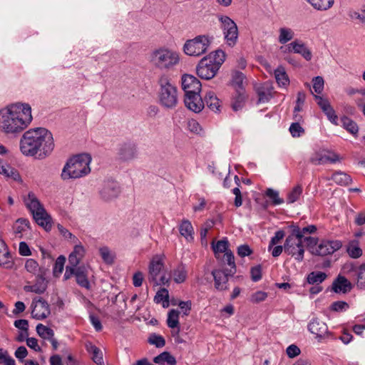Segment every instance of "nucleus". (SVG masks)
<instances>
[{
	"label": "nucleus",
	"instance_id": "cd10ccee",
	"mask_svg": "<svg viewBox=\"0 0 365 365\" xmlns=\"http://www.w3.org/2000/svg\"><path fill=\"white\" fill-rule=\"evenodd\" d=\"M346 252L351 258L360 257L362 255V250L359 247V241L357 240H351L346 247Z\"/></svg>",
	"mask_w": 365,
	"mask_h": 365
},
{
	"label": "nucleus",
	"instance_id": "8fccbe9b",
	"mask_svg": "<svg viewBox=\"0 0 365 365\" xmlns=\"http://www.w3.org/2000/svg\"><path fill=\"white\" fill-rule=\"evenodd\" d=\"M225 261L227 264L230 266L228 270L230 271L231 274H235L237 272V267L235 262V257L233 253L229 250L225 253Z\"/></svg>",
	"mask_w": 365,
	"mask_h": 365
},
{
	"label": "nucleus",
	"instance_id": "a878e982",
	"mask_svg": "<svg viewBox=\"0 0 365 365\" xmlns=\"http://www.w3.org/2000/svg\"><path fill=\"white\" fill-rule=\"evenodd\" d=\"M153 362L160 365L167 363L168 365H176L175 358L168 351H163L153 359Z\"/></svg>",
	"mask_w": 365,
	"mask_h": 365
},
{
	"label": "nucleus",
	"instance_id": "5fc2aeb1",
	"mask_svg": "<svg viewBox=\"0 0 365 365\" xmlns=\"http://www.w3.org/2000/svg\"><path fill=\"white\" fill-rule=\"evenodd\" d=\"M251 279L253 282H258L262 279V267L257 265L250 269Z\"/></svg>",
	"mask_w": 365,
	"mask_h": 365
},
{
	"label": "nucleus",
	"instance_id": "c85d7f7f",
	"mask_svg": "<svg viewBox=\"0 0 365 365\" xmlns=\"http://www.w3.org/2000/svg\"><path fill=\"white\" fill-rule=\"evenodd\" d=\"M245 79V76L240 71H235L232 74V86L235 88L236 91L241 92L245 91L243 86V81Z\"/></svg>",
	"mask_w": 365,
	"mask_h": 365
},
{
	"label": "nucleus",
	"instance_id": "5701e85b",
	"mask_svg": "<svg viewBox=\"0 0 365 365\" xmlns=\"http://www.w3.org/2000/svg\"><path fill=\"white\" fill-rule=\"evenodd\" d=\"M87 274L88 272L86 268L83 266H80L77 267V272L76 273L75 277L76 283L79 286L84 287L87 289H89L91 286L90 282L88 279Z\"/></svg>",
	"mask_w": 365,
	"mask_h": 365
},
{
	"label": "nucleus",
	"instance_id": "f3484780",
	"mask_svg": "<svg viewBox=\"0 0 365 365\" xmlns=\"http://www.w3.org/2000/svg\"><path fill=\"white\" fill-rule=\"evenodd\" d=\"M185 106L195 113H200L205 107V103L200 93L185 95Z\"/></svg>",
	"mask_w": 365,
	"mask_h": 365
},
{
	"label": "nucleus",
	"instance_id": "a19ab883",
	"mask_svg": "<svg viewBox=\"0 0 365 365\" xmlns=\"http://www.w3.org/2000/svg\"><path fill=\"white\" fill-rule=\"evenodd\" d=\"M179 314L180 312L178 310L175 309H171L168 312V319H167V324L168 326L170 328H175L178 327L179 325Z\"/></svg>",
	"mask_w": 365,
	"mask_h": 365
},
{
	"label": "nucleus",
	"instance_id": "ddd939ff",
	"mask_svg": "<svg viewBox=\"0 0 365 365\" xmlns=\"http://www.w3.org/2000/svg\"><path fill=\"white\" fill-rule=\"evenodd\" d=\"M214 278L215 288L219 291L228 289L227 282L230 277L235 274H231L228 269H215L211 272Z\"/></svg>",
	"mask_w": 365,
	"mask_h": 365
},
{
	"label": "nucleus",
	"instance_id": "79ce46f5",
	"mask_svg": "<svg viewBox=\"0 0 365 365\" xmlns=\"http://www.w3.org/2000/svg\"><path fill=\"white\" fill-rule=\"evenodd\" d=\"M302 193V187L300 185H297L288 193L287 202L289 204L294 203L299 200Z\"/></svg>",
	"mask_w": 365,
	"mask_h": 365
},
{
	"label": "nucleus",
	"instance_id": "4be33fe9",
	"mask_svg": "<svg viewBox=\"0 0 365 365\" xmlns=\"http://www.w3.org/2000/svg\"><path fill=\"white\" fill-rule=\"evenodd\" d=\"M289 51H294L296 53L301 54L307 61H310L312 57L311 51L304 43H299L297 41H293L288 46Z\"/></svg>",
	"mask_w": 365,
	"mask_h": 365
},
{
	"label": "nucleus",
	"instance_id": "6e6d98bb",
	"mask_svg": "<svg viewBox=\"0 0 365 365\" xmlns=\"http://www.w3.org/2000/svg\"><path fill=\"white\" fill-rule=\"evenodd\" d=\"M168 298L169 295L168 289L165 288H162L157 292L156 295L155 296L154 301L156 303H160L163 300L168 302Z\"/></svg>",
	"mask_w": 365,
	"mask_h": 365
},
{
	"label": "nucleus",
	"instance_id": "f03ea898",
	"mask_svg": "<svg viewBox=\"0 0 365 365\" xmlns=\"http://www.w3.org/2000/svg\"><path fill=\"white\" fill-rule=\"evenodd\" d=\"M31 120V108L26 103L13 104L0 110V130L7 134L21 133Z\"/></svg>",
	"mask_w": 365,
	"mask_h": 365
},
{
	"label": "nucleus",
	"instance_id": "58836bf2",
	"mask_svg": "<svg viewBox=\"0 0 365 365\" xmlns=\"http://www.w3.org/2000/svg\"><path fill=\"white\" fill-rule=\"evenodd\" d=\"M36 332L39 336L44 339H48L54 336L53 330L42 324H38L36 326Z\"/></svg>",
	"mask_w": 365,
	"mask_h": 365
},
{
	"label": "nucleus",
	"instance_id": "49530a36",
	"mask_svg": "<svg viewBox=\"0 0 365 365\" xmlns=\"http://www.w3.org/2000/svg\"><path fill=\"white\" fill-rule=\"evenodd\" d=\"M265 195L272 200V204L274 205L284 202V200L279 197V192L272 188L267 189Z\"/></svg>",
	"mask_w": 365,
	"mask_h": 365
},
{
	"label": "nucleus",
	"instance_id": "7c9ffc66",
	"mask_svg": "<svg viewBox=\"0 0 365 365\" xmlns=\"http://www.w3.org/2000/svg\"><path fill=\"white\" fill-rule=\"evenodd\" d=\"M180 233L185 237L188 241L193 239V227L190 222L187 220H182L179 227Z\"/></svg>",
	"mask_w": 365,
	"mask_h": 365
},
{
	"label": "nucleus",
	"instance_id": "2f4dec72",
	"mask_svg": "<svg viewBox=\"0 0 365 365\" xmlns=\"http://www.w3.org/2000/svg\"><path fill=\"white\" fill-rule=\"evenodd\" d=\"M327 277L326 273L322 272H312L307 276V281L310 284H317L322 283Z\"/></svg>",
	"mask_w": 365,
	"mask_h": 365
},
{
	"label": "nucleus",
	"instance_id": "c9c22d12",
	"mask_svg": "<svg viewBox=\"0 0 365 365\" xmlns=\"http://www.w3.org/2000/svg\"><path fill=\"white\" fill-rule=\"evenodd\" d=\"M274 76L279 85L287 86L289 83V80L285 69L282 66H279L274 71Z\"/></svg>",
	"mask_w": 365,
	"mask_h": 365
},
{
	"label": "nucleus",
	"instance_id": "4468645a",
	"mask_svg": "<svg viewBox=\"0 0 365 365\" xmlns=\"http://www.w3.org/2000/svg\"><path fill=\"white\" fill-rule=\"evenodd\" d=\"M342 247L339 240H322L313 250V254L319 256H326L333 254Z\"/></svg>",
	"mask_w": 365,
	"mask_h": 365
},
{
	"label": "nucleus",
	"instance_id": "4d7b16f0",
	"mask_svg": "<svg viewBox=\"0 0 365 365\" xmlns=\"http://www.w3.org/2000/svg\"><path fill=\"white\" fill-rule=\"evenodd\" d=\"M289 131L293 137H299L300 134L304 132V130L298 122H295L291 124Z\"/></svg>",
	"mask_w": 365,
	"mask_h": 365
},
{
	"label": "nucleus",
	"instance_id": "e433bc0d",
	"mask_svg": "<svg viewBox=\"0 0 365 365\" xmlns=\"http://www.w3.org/2000/svg\"><path fill=\"white\" fill-rule=\"evenodd\" d=\"M206 57L209 58L212 61V63H215V64L219 63V68H220L225 60V53L222 50H217L215 52L210 53Z\"/></svg>",
	"mask_w": 365,
	"mask_h": 365
},
{
	"label": "nucleus",
	"instance_id": "c756f323",
	"mask_svg": "<svg viewBox=\"0 0 365 365\" xmlns=\"http://www.w3.org/2000/svg\"><path fill=\"white\" fill-rule=\"evenodd\" d=\"M0 173L11 178L14 180H18L20 178L18 171L9 165L4 163L1 159H0Z\"/></svg>",
	"mask_w": 365,
	"mask_h": 365
},
{
	"label": "nucleus",
	"instance_id": "393cba45",
	"mask_svg": "<svg viewBox=\"0 0 365 365\" xmlns=\"http://www.w3.org/2000/svg\"><path fill=\"white\" fill-rule=\"evenodd\" d=\"M204 103L207 105V106L212 110L217 112L219 110V108L220 106V100L215 95V93L212 91H208L205 98H204Z\"/></svg>",
	"mask_w": 365,
	"mask_h": 365
},
{
	"label": "nucleus",
	"instance_id": "774afa93",
	"mask_svg": "<svg viewBox=\"0 0 365 365\" xmlns=\"http://www.w3.org/2000/svg\"><path fill=\"white\" fill-rule=\"evenodd\" d=\"M314 96L315 100L317 101V104L323 111L328 108L329 106H331L327 99L323 98L322 97L317 95H314Z\"/></svg>",
	"mask_w": 365,
	"mask_h": 365
},
{
	"label": "nucleus",
	"instance_id": "de8ad7c7",
	"mask_svg": "<svg viewBox=\"0 0 365 365\" xmlns=\"http://www.w3.org/2000/svg\"><path fill=\"white\" fill-rule=\"evenodd\" d=\"M103 260L108 264H112L114 262V255H113L108 247H103L99 250Z\"/></svg>",
	"mask_w": 365,
	"mask_h": 365
},
{
	"label": "nucleus",
	"instance_id": "e2e57ef3",
	"mask_svg": "<svg viewBox=\"0 0 365 365\" xmlns=\"http://www.w3.org/2000/svg\"><path fill=\"white\" fill-rule=\"evenodd\" d=\"M252 252V250L247 245H242L237 247V255L241 257L249 256Z\"/></svg>",
	"mask_w": 365,
	"mask_h": 365
},
{
	"label": "nucleus",
	"instance_id": "dca6fc26",
	"mask_svg": "<svg viewBox=\"0 0 365 365\" xmlns=\"http://www.w3.org/2000/svg\"><path fill=\"white\" fill-rule=\"evenodd\" d=\"M339 156L330 150H319L315 152L310 158V162L314 165H322L330 162L334 163L339 160Z\"/></svg>",
	"mask_w": 365,
	"mask_h": 365
},
{
	"label": "nucleus",
	"instance_id": "bb28decb",
	"mask_svg": "<svg viewBox=\"0 0 365 365\" xmlns=\"http://www.w3.org/2000/svg\"><path fill=\"white\" fill-rule=\"evenodd\" d=\"M292 235H294L297 238L302 240L303 241V238H304V234L306 233H314L317 231V227L315 225H308L302 229H300L299 227L296 225H292Z\"/></svg>",
	"mask_w": 365,
	"mask_h": 365
},
{
	"label": "nucleus",
	"instance_id": "603ef678",
	"mask_svg": "<svg viewBox=\"0 0 365 365\" xmlns=\"http://www.w3.org/2000/svg\"><path fill=\"white\" fill-rule=\"evenodd\" d=\"M33 286L34 293L42 294L46 291L47 285L46 282H45V279L43 277L42 274L38 277V282Z\"/></svg>",
	"mask_w": 365,
	"mask_h": 365
},
{
	"label": "nucleus",
	"instance_id": "6e6552de",
	"mask_svg": "<svg viewBox=\"0 0 365 365\" xmlns=\"http://www.w3.org/2000/svg\"><path fill=\"white\" fill-rule=\"evenodd\" d=\"M164 262L161 257L155 255L151 259L148 267V280L154 286L165 285L169 283L170 277L163 274Z\"/></svg>",
	"mask_w": 365,
	"mask_h": 365
},
{
	"label": "nucleus",
	"instance_id": "2eb2a0df",
	"mask_svg": "<svg viewBox=\"0 0 365 365\" xmlns=\"http://www.w3.org/2000/svg\"><path fill=\"white\" fill-rule=\"evenodd\" d=\"M182 88L185 95L200 93L202 89V84L196 77L185 74L182 78Z\"/></svg>",
	"mask_w": 365,
	"mask_h": 365
},
{
	"label": "nucleus",
	"instance_id": "f704fd0d",
	"mask_svg": "<svg viewBox=\"0 0 365 365\" xmlns=\"http://www.w3.org/2000/svg\"><path fill=\"white\" fill-rule=\"evenodd\" d=\"M315 9L326 11L334 4V0H307Z\"/></svg>",
	"mask_w": 365,
	"mask_h": 365
},
{
	"label": "nucleus",
	"instance_id": "6ab92c4d",
	"mask_svg": "<svg viewBox=\"0 0 365 365\" xmlns=\"http://www.w3.org/2000/svg\"><path fill=\"white\" fill-rule=\"evenodd\" d=\"M119 187L114 181H108L104 183L100 191L101 197L105 200H110L116 197L119 194Z\"/></svg>",
	"mask_w": 365,
	"mask_h": 365
},
{
	"label": "nucleus",
	"instance_id": "0eeeda50",
	"mask_svg": "<svg viewBox=\"0 0 365 365\" xmlns=\"http://www.w3.org/2000/svg\"><path fill=\"white\" fill-rule=\"evenodd\" d=\"M211 43L212 38L209 36L199 35L185 41L183 51L190 56H200L207 51Z\"/></svg>",
	"mask_w": 365,
	"mask_h": 365
},
{
	"label": "nucleus",
	"instance_id": "aec40b11",
	"mask_svg": "<svg viewBox=\"0 0 365 365\" xmlns=\"http://www.w3.org/2000/svg\"><path fill=\"white\" fill-rule=\"evenodd\" d=\"M353 288L351 283L344 276L339 274L332 283V290L335 293L346 294Z\"/></svg>",
	"mask_w": 365,
	"mask_h": 365
},
{
	"label": "nucleus",
	"instance_id": "20e7f679",
	"mask_svg": "<svg viewBox=\"0 0 365 365\" xmlns=\"http://www.w3.org/2000/svg\"><path fill=\"white\" fill-rule=\"evenodd\" d=\"M150 62L157 68L169 70L179 63V56L171 50L160 48L150 53Z\"/></svg>",
	"mask_w": 365,
	"mask_h": 365
},
{
	"label": "nucleus",
	"instance_id": "bf43d9fd",
	"mask_svg": "<svg viewBox=\"0 0 365 365\" xmlns=\"http://www.w3.org/2000/svg\"><path fill=\"white\" fill-rule=\"evenodd\" d=\"M349 307L348 303L344 301H336L331 304V310L334 312H341Z\"/></svg>",
	"mask_w": 365,
	"mask_h": 365
},
{
	"label": "nucleus",
	"instance_id": "c03bdc74",
	"mask_svg": "<svg viewBox=\"0 0 365 365\" xmlns=\"http://www.w3.org/2000/svg\"><path fill=\"white\" fill-rule=\"evenodd\" d=\"M148 341L152 345H155L157 348H162L165 345V339L155 333H153L148 337Z\"/></svg>",
	"mask_w": 365,
	"mask_h": 365
},
{
	"label": "nucleus",
	"instance_id": "b1692460",
	"mask_svg": "<svg viewBox=\"0 0 365 365\" xmlns=\"http://www.w3.org/2000/svg\"><path fill=\"white\" fill-rule=\"evenodd\" d=\"M86 350L92 355L91 359L96 364L105 365L103 361V354L99 348L91 343H88L86 344Z\"/></svg>",
	"mask_w": 365,
	"mask_h": 365
},
{
	"label": "nucleus",
	"instance_id": "680f3d73",
	"mask_svg": "<svg viewBox=\"0 0 365 365\" xmlns=\"http://www.w3.org/2000/svg\"><path fill=\"white\" fill-rule=\"evenodd\" d=\"M286 353L289 358L292 359L299 356L301 351L297 345L292 344L287 348Z\"/></svg>",
	"mask_w": 365,
	"mask_h": 365
},
{
	"label": "nucleus",
	"instance_id": "1a4fd4ad",
	"mask_svg": "<svg viewBox=\"0 0 365 365\" xmlns=\"http://www.w3.org/2000/svg\"><path fill=\"white\" fill-rule=\"evenodd\" d=\"M303 241L292 234L289 235L284 245V252L295 258L299 262L303 260L304 249Z\"/></svg>",
	"mask_w": 365,
	"mask_h": 365
},
{
	"label": "nucleus",
	"instance_id": "f8f14e48",
	"mask_svg": "<svg viewBox=\"0 0 365 365\" xmlns=\"http://www.w3.org/2000/svg\"><path fill=\"white\" fill-rule=\"evenodd\" d=\"M31 306V315L36 319H44L51 314L49 304L42 297L34 299Z\"/></svg>",
	"mask_w": 365,
	"mask_h": 365
},
{
	"label": "nucleus",
	"instance_id": "9b49d317",
	"mask_svg": "<svg viewBox=\"0 0 365 365\" xmlns=\"http://www.w3.org/2000/svg\"><path fill=\"white\" fill-rule=\"evenodd\" d=\"M211 60L206 56L203 57L198 63L196 71L197 76L205 80L212 79L215 76L217 71H219V63L215 64L212 63Z\"/></svg>",
	"mask_w": 365,
	"mask_h": 365
},
{
	"label": "nucleus",
	"instance_id": "473e14b6",
	"mask_svg": "<svg viewBox=\"0 0 365 365\" xmlns=\"http://www.w3.org/2000/svg\"><path fill=\"white\" fill-rule=\"evenodd\" d=\"M342 126L353 135H356L359 132V127L355 121L346 116H343L341 119Z\"/></svg>",
	"mask_w": 365,
	"mask_h": 365
},
{
	"label": "nucleus",
	"instance_id": "0e129e2a",
	"mask_svg": "<svg viewBox=\"0 0 365 365\" xmlns=\"http://www.w3.org/2000/svg\"><path fill=\"white\" fill-rule=\"evenodd\" d=\"M350 17L352 19H357L359 22L365 24V8L358 11H351Z\"/></svg>",
	"mask_w": 365,
	"mask_h": 365
},
{
	"label": "nucleus",
	"instance_id": "69168bd1",
	"mask_svg": "<svg viewBox=\"0 0 365 365\" xmlns=\"http://www.w3.org/2000/svg\"><path fill=\"white\" fill-rule=\"evenodd\" d=\"M58 230L60 233L66 238L73 240V242H76L78 239L72 235L67 229L64 228L61 225L58 224Z\"/></svg>",
	"mask_w": 365,
	"mask_h": 365
},
{
	"label": "nucleus",
	"instance_id": "37998d69",
	"mask_svg": "<svg viewBox=\"0 0 365 365\" xmlns=\"http://www.w3.org/2000/svg\"><path fill=\"white\" fill-rule=\"evenodd\" d=\"M294 33L290 29L281 28L279 29V41L280 43H286L287 42L292 39Z\"/></svg>",
	"mask_w": 365,
	"mask_h": 365
},
{
	"label": "nucleus",
	"instance_id": "72a5a7b5",
	"mask_svg": "<svg viewBox=\"0 0 365 365\" xmlns=\"http://www.w3.org/2000/svg\"><path fill=\"white\" fill-rule=\"evenodd\" d=\"M331 180L341 185H347L352 181L350 175L341 171L334 173L331 176Z\"/></svg>",
	"mask_w": 365,
	"mask_h": 365
},
{
	"label": "nucleus",
	"instance_id": "423d86ee",
	"mask_svg": "<svg viewBox=\"0 0 365 365\" xmlns=\"http://www.w3.org/2000/svg\"><path fill=\"white\" fill-rule=\"evenodd\" d=\"M158 82L160 86L159 93L160 103L167 108H175L178 101L176 87L171 84L166 76H162Z\"/></svg>",
	"mask_w": 365,
	"mask_h": 365
},
{
	"label": "nucleus",
	"instance_id": "7ed1b4c3",
	"mask_svg": "<svg viewBox=\"0 0 365 365\" xmlns=\"http://www.w3.org/2000/svg\"><path fill=\"white\" fill-rule=\"evenodd\" d=\"M91 161V158L88 154H80L74 156L65 165L61 173V178L65 180L85 176L91 172L89 167Z\"/></svg>",
	"mask_w": 365,
	"mask_h": 365
},
{
	"label": "nucleus",
	"instance_id": "a18cd8bd",
	"mask_svg": "<svg viewBox=\"0 0 365 365\" xmlns=\"http://www.w3.org/2000/svg\"><path fill=\"white\" fill-rule=\"evenodd\" d=\"M66 262V257L63 255H60L56 260L53 266V275L55 277L59 276L63 270L64 264Z\"/></svg>",
	"mask_w": 365,
	"mask_h": 365
},
{
	"label": "nucleus",
	"instance_id": "ea45409f",
	"mask_svg": "<svg viewBox=\"0 0 365 365\" xmlns=\"http://www.w3.org/2000/svg\"><path fill=\"white\" fill-rule=\"evenodd\" d=\"M173 277L174 281L178 284L183 282L186 279L187 272L182 264L179 265L175 269H174Z\"/></svg>",
	"mask_w": 365,
	"mask_h": 365
},
{
	"label": "nucleus",
	"instance_id": "39448f33",
	"mask_svg": "<svg viewBox=\"0 0 365 365\" xmlns=\"http://www.w3.org/2000/svg\"><path fill=\"white\" fill-rule=\"evenodd\" d=\"M30 202L27 203V207L32 213L36 222L43 227L46 231H49L52 227V218L48 214L43 205L35 197L34 194H29Z\"/></svg>",
	"mask_w": 365,
	"mask_h": 365
},
{
	"label": "nucleus",
	"instance_id": "338daca9",
	"mask_svg": "<svg viewBox=\"0 0 365 365\" xmlns=\"http://www.w3.org/2000/svg\"><path fill=\"white\" fill-rule=\"evenodd\" d=\"M284 237V232L283 230H279L275 232V235L273 237H272L269 245V250H270L274 245L277 244L281 240H282Z\"/></svg>",
	"mask_w": 365,
	"mask_h": 365
},
{
	"label": "nucleus",
	"instance_id": "9d476101",
	"mask_svg": "<svg viewBox=\"0 0 365 365\" xmlns=\"http://www.w3.org/2000/svg\"><path fill=\"white\" fill-rule=\"evenodd\" d=\"M222 23V29L225 35V39L230 46H234L238 39V29L237 24L227 16L220 18Z\"/></svg>",
	"mask_w": 365,
	"mask_h": 365
},
{
	"label": "nucleus",
	"instance_id": "4c0bfd02",
	"mask_svg": "<svg viewBox=\"0 0 365 365\" xmlns=\"http://www.w3.org/2000/svg\"><path fill=\"white\" fill-rule=\"evenodd\" d=\"M356 287L359 289L365 288V263L361 264L356 271Z\"/></svg>",
	"mask_w": 365,
	"mask_h": 365
},
{
	"label": "nucleus",
	"instance_id": "3c124183",
	"mask_svg": "<svg viewBox=\"0 0 365 365\" xmlns=\"http://www.w3.org/2000/svg\"><path fill=\"white\" fill-rule=\"evenodd\" d=\"M0 266L6 268H11L13 266L11 256L9 250L5 253L0 254Z\"/></svg>",
	"mask_w": 365,
	"mask_h": 365
},
{
	"label": "nucleus",
	"instance_id": "864d4df0",
	"mask_svg": "<svg viewBox=\"0 0 365 365\" xmlns=\"http://www.w3.org/2000/svg\"><path fill=\"white\" fill-rule=\"evenodd\" d=\"M312 82L314 91L318 94H321L324 90V81L323 78L322 76L314 77Z\"/></svg>",
	"mask_w": 365,
	"mask_h": 365
},
{
	"label": "nucleus",
	"instance_id": "a211bd4d",
	"mask_svg": "<svg viewBox=\"0 0 365 365\" xmlns=\"http://www.w3.org/2000/svg\"><path fill=\"white\" fill-rule=\"evenodd\" d=\"M118 155L123 160L133 159L137 154L136 145L131 141H127L120 145Z\"/></svg>",
	"mask_w": 365,
	"mask_h": 365
},
{
	"label": "nucleus",
	"instance_id": "f257e3e1",
	"mask_svg": "<svg viewBox=\"0 0 365 365\" xmlns=\"http://www.w3.org/2000/svg\"><path fill=\"white\" fill-rule=\"evenodd\" d=\"M54 142L51 133L43 128L26 131L20 140V150L26 156L43 159L53 151Z\"/></svg>",
	"mask_w": 365,
	"mask_h": 365
},
{
	"label": "nucleus",
	"instance_id": "052dcab7",
	"mask_svg": "<svg viewBox=\"0 0 365 365\" xmlns=\"http://www.w3.org/2000/svg\"><path fill=\"white\" fill-rule=\"evenodd\" d=\"M267 297V293L262 291H257L251 296V301L254 303L263 302Z\"/></svg>",
	"mask_w": 365,
	"mask_h": 365
},
{
	"label": "nucleus",
	"instance_id": "13d9d810",
	"mask_svg": "<svg viewBox=\"0 0 365 365\" xmlns=\"http://www.w3.org/2000/svg\"><path fill=\"white\" fill-rule=\"evenodd\" d=\"M25 268L31 273L35 274L38 269H41L38 267V264L34 259H29L26 260L25 264Z\"/></svg>",
	"mask_w": 365,
	"mask_h": 365
},
{
	"label": "nucleus",
	"instance_id": "412c9836",
	"mask_svg": "<svg viewBox=\"0 0 365 365\" xmlns=\"http://www.w3.org/2000/svg\"><path fill=\"white\" fill-rule=\"evenodd\" d=\"M309 331L315 334L317 337L322 339L328 334V327L324 322L315 319H313L308 325Z\"/></svg>",
	"mask_w": 365,
	"mask_h": 365
},
{
	"label": "nucleus",
	"instance_id": "09e8293b",
	"mask_svg": "<svg viewBox=\"0 0 365 365\" xmlns=\"http://www.w3.org/2000/svg\"><path fill=\"white\" fill-rule=\"evenodd\" d=\"M229 242L226 240H221L217 242L216 244L212 243V249L214 252H227Z\"/></svg>",
	"mask_w": 365,
	"mask_h": 365
}]
</instances>
